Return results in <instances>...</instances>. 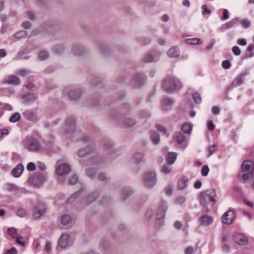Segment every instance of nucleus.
Instances as JSON below:
<instances>
[{"instance_id":"1a4fd4ad","label":"nucleus","mask_w":254,"mask_h":254,"mask_svg":"<svg viewBox=\"0 0 254 254\" xmlns=\"http://www.w3.org/2000/svg\"><path fill=\"white\" fill-rule=\"evenodd\" d=\"M198 222L200 226L207 227L213 223L214 218L211 215L205 214L199 217Z\"/></svg>"},{"instance_id":"13d9d810","label":"nucleus","mask_w":254,"mask_h":254,"mask_svg":"<svg viewBox=\"0 0 254 254\" xmlns=\"http://www.w3.org/2000/svg\"><path fill=\"white\" fill-rule=\"evenodd\" d=\"M173 192V187L172 185H169L165 188V193L167 195L171 196Z\"/></svg>"},{"instance_id":"4468645a","label":"nucleus","mask_w":254,"mask_h":254,"mask_svg":"<svg viewBox=\"0 0 254 254\" xmlns=\"http://www.w3.org/2000/svg\"><path fill=\"white\" fill-rule=\"evenodd\" d=\"M41 145L40 142L36 139L31 138L29 141L28 150L31 152L37 151L40 150Z\"/></svg>"},{"instance_id":"7ed1b4c3","label":"nucleus","mask_w":254,"mask_h":254,"mask_svg":"<svg viewBox=\"0 0 254 254\" xmlns=\"http://www.w3.org/2000/svg\"><path fill=\"white\" fill-rule=\"evenodd\" d=\"M157 179L155 172H148L144 174L143 182L148 188H153L157 183Z\"/></svg>"},{"instance_id":"ddd939ff","label":"nucleus","mask_w":254,"mask_h":254,"mask_svg":"<svg viewBox=\"0 0 254 254\" xmlns=\"http://www.w3.org/2000/svg\"><path fill=\"white\" fill-rule=\"evenodd\" d=\"M234 241L239 245H246L248 243V239L245 235L240 234L236 233L233 236Z\"/></svg>"},{"instance_id":"423d86ee","label":"nucleus","mask_w":254,"mask_h":254,"mask_svg":"<svg viewBox=\"0 0 254 254\" xmlns=\"http://www.w3.org/2000/svg\"><path fill=\"white\" fill-rule=\"evenodd\" d=\"M75 129V121L73 119L68 118L66 119L64 125L62 127V129L65 134H70Z\"/></svg>"},{"instance_id":"393cba45","label":"nucleus","mask_w":254,"mask_h":254,"mask_svg":"<svg viewBox=\"0 0 254 254\" xmlns=\"http://www.w3.org/2000/svg\"><path fill=\"white\" fill-rule=\"evenodd\" d=\"M146 79V76L142 73H137L134 76V80L136 81L141 86L143 84Z\"/></svg>"},{"instance_id":"412c9836","label":"nucleus","mask_w":254,"mask_h":254,"mask_svg":"<svg viewBox=\"0 0 254 254\" xmlns=\"http://www.w3.org/2000/svg\"><path fill=\"white\" fill-rule=\"evenodd\" d=\"M174 104V101L169 98H165L162 101V107L165 110H168Z\"/></svg>"},{"instance_id":"ea45409f","label":"nucleus","mask_w":254,"mask_h":254,"mask_svg":"<svg viewBox=\"0 0 254 254\" xmlns=\"http://www.w3.org/2000/svg\"><path fill=\"white\" fill-rule=\"evenodd\" d=\"M64 48L62 45L58 44V45L55 46L53 48L52 51L53 52H54L56 54H61L64 52Z\"/></svg>"},{"instance_id":"a18cd8bd","label":"nucleus","mask_w":254,"mask_h":254,"mask_svg":"<svg viewBox=\"0 0 254 254\" xmlns=\"http://www.w3.org/2000/svg\"><path fill=\"white\" fill-rule=\"evenodd\" d=\"M192 98L194 102L197 104H199L201 102V98L200 95L197 92L194 93L192 94Z\"/></svg>"},{"instance_id":"6e6d98bb","label":"nucleus","mask_w":254,"mask_h":254,"mask_svg":"<svg viewBox=\"0 0 254 254\" xmlns=\"http://www.w3.org/2000/svg\"><path fill=\"white\" fill-rule=\"evenodd\" d=\"M209 171V168L208 166H203L201 169V174L202 176H206Z\"/></svg>"},{"instance_id":"3c124183","label":"nucleus","mask_w":254,"mask_h":254,"mask_svg":"<svg viewBox=\"0 0 254 254\" xmlns=\"http://www.w3.org/2000/svg\"><path fill=\"white\" fill-rule=\"evenodd\" d=\"M186 201V198L184 196H180L176 198L175 202L177 204L182 205Z\"/></svg>"},{"instance_id":"f03ea898","label":"nucleus","mask_w":254,"mask_h":254,"mask_svg":"<svg viewBox=\"0 0 254 254\" xmlns=\"http://www.w3.org/2000/svg\"><path fill=\"white\" fill-rule=\"evenodd\" d=\"M162 87L164 90L170 92L181 89L183 84L178 78L168 77L164 81Z\"/></svg>"},{"instance_id":"5fc2aeb1","label":"nucleus","mask_w":254,"mask_h":254,"mask_svg":"<svg viewBox=\"0 0 254 254\" xmlns=\"http://www.w3.org/2000/svg\"><path fill=\"white\" fill-rule=\"evenodd\" d=\"M217 147L216 145H212L208 148V156L209 157L212 155L215 151L216 148Z\"/></svg>"},{"instance_id":"20e7f679","label":"nucleus","mask_w":254,"mask_h":254,"mask_svg":"<svg viewBox=\"0 0 254 254\" xmlns=\"http://www.w3.org/2000/svg\"><path fill=\"white\" fill-rule=\"evenodd\" d=\"M216 196L215 191L214 190H207L200 194V202L205 204L208 202L215 204V199L214 197Z\"/></svg>"},{"instance_id":"39448f33","label":"nucleus","mask_w":254,"mask_h":254,"mask_svg":"<svg viewBox=\"0 0 254 254\" xmlns=\"http://www.w3.org/2000/svg\"><path fill=\"white\" fill-rule=\"evenodd\" d=\"M46 180V176L43 174H35L30 176L28 182L34 187H39L42 186Z\"/></svg>"},{"instance_id":"680f3d73","label":"nucleus","mask_w":254,"mask_h":254,"mask_svg":"<svg viewBox=\"0 0 254 254\" xmlns=\"http://www.w3.org/2000/svg\"><path fill=\"white\" fill-rule=\"evenodd\" d=\"M232 50L233 53L236 56H239L241 53V50L238 46H234Z\"/></svg>"},{"instance_id":"a211bd4d","label":"nucleus","mask_w":254,"mask_h":254,"mask_svg":"<svg viewBox=\"0 0 254 254\" xmlns=\"http://www.w3.org/2000/svg\"><path fill=\"white\" fill-rule=\"evenodd\" d=\"M240 19L238 17H235L230 20L229 22L223 24L222 28L223 30L230 29L234 27L236 24L239 23Z\"/></svg>"},{"instance_id":"c03bdc74","label":"nucleus","mask_w":254,"mask_h":254,"mask_svg":"<svg viewBox=\"0 0 254 254\" xmlns=\"http://www.w3.org/2000/svg\"><path fill=\"white\" fill-rule=\"evenodd\" d=\"M6 189L8 191H12L17 190L18 187L14 184L8 183L6 185Z\"/></svg>"},{"instance_id":"de8ad7c7","label":"nucleus","mask_w":254,"mask_h":254,"mask_svg":"<svg viewBox=\"0 0 254 254\" xmlns=\"http://www.w3.org/2000/svg\"><path fill=\"white\" fill-rule=\"evenodd\" d=\"M245 28H248L251 25V22L249 20L246 19H240L239 22Z\"/></svg>"},{"instance_id":"5701e85b","label":"nucleus","mask_w":254,"mask_h":254,"mask_svg":"<svg viewBox=\"0 0 254 254\" xmlns=\"http://www.w3.org/2000/svg\"><path fill=\"white\" fill-rule=\"evenodd\" d=\"M188 178L187 176H183L178 181V189L184 190L188 185Z\"/></svg>"},{"instance_id":"37998d69","label":"nucleus","mask_w":254,"mask_h":254,"mask_svg":"<svg viewBox=\"0 0 254 254\" xmlns=\"http://www.w3.org/2000/svg\"><path fill=\"white\" fill-rule=\"evenodd\" d=\"M49 57V53L46 51H42L39 52L38 58L40 61H44Z\"/></svg>"},{"instance_id":"e433bc0d","label":"nucleus","mask_w":254,"mask_h":254,"mask_svg":"<svg viewBox=\"0 0 254 254\" xmlns=\"http://www.w3.org/2000/svg\"><path fill=\"white\" fill-rule=\"evenodd\" d=\"M16 213L20 217H25L27 215L28 211L23 207H19L16 210Z\"/></svg>"},{"instance_id":"0e129e2a","label":"nucleus","mask_w":254,"mask_h":254,"mask_svg":"<svg viewBox=\"0 0 254 254\" xmlns=\"http://www.w3.org/2000/svg\"><path fill=\"white\" fill-rule=\"evenodd\" d=\"M36 165L33 162H30L27 166V169L29 171H34L36 169Z\"/></svg>"},{"instance_id":"69168bd1","label":"nucleus","mask_w":254,"mask_h":254,"mask_svg":"<svg viewBox=\"0 0 254 254\" xmlns=\"http://www.w3.org/2000/svg\"><path fill=\"white\" fill-rule=\"evenodd\" d=\"M222 66L224 69H228L231 66V63L229 60H225L222 63Z\"/></svg>"},{"instance_id":"a878e982","label":"nucleus","mask_w":254,"mask_h":254,"mask_svg":"<svg viewBox=\"0 0 254 254\" xmlns=\"http://www.w3.org/2000/svg\"><path fill=\"white\" fill-rule=\"evenodd\" d=\"M180 50L177 47L170 48L167 52V55L170 58L177 57L179 56Z\"/></svg>"},{"instance_id":"aec40b11","label":"nucleus","mask_w":254,"mask_h":254,"mask_svg":"<svg viewBox=\"0 0 254 254\" xmlns=\"http://www.w3.org/2000/svg\"><path fill=\"white\" fill-rule=\"evenodd\" d=\"M24 169V166L19 164L12 170V174L14 177H19L22 174Z\"/></svg>"},{"instance_id":"e2e57ef3","label":"nucleus","mask_w":254,"mask_h":254,"mask_svg":"<svg viewBox=\"0 0 254 254\" xmlns=\"http://www.w3.org/2000/svg\"><path fill=\"white\" fill-rule=\"evenodd\" d=\"M211 111L213 115H218L220 112V108L219 106H214L212 108Z\"/></svg>"},{"instance_id":"7c9ffc66","label":"nucleus","mask_w":254,"mask_h":254,"mask_svg":"<svg viewBox=\"0 0 254 254\" xmlns=\"http://www.w3.org/2000/svg\"><path fill=\"white\" fill-rule=\"evenodd\" d=\"M37 96L33 93H28L22 96L23 102L24 103H28L36 98Z\"/></svg>"},{"instance_id":"6e6552de","label":"nucleus","mask_w":254,"mask_h":254,"mask_svg":"<svg viewBox=\"0 0 254 254\" xmlns=\"http://www.w3.org/2000/svg\"><path fill=\"white\" fill-rule=\"evenodd\" d=\"M167 209L168 204L167 202L165 200H162L157 210L156 216L157 220L162 219L165 218Z\"/></svg>"},{"instance_id":"864d4df0","label":"nucleus","mask_w":254,"mask_h":254,"mask_svg":"<svg viewBox=\"0 0 254 254\" xmlns=\"http://www.w3.org/2000/svg\"><path fill=\"white\" fill-rule=\"evenodd\" d=\"M156 128L159 131L163 132L165 135H166L167 137L169 136V134L168 133L167 130L165 127H162L159 125H157Z\"/></svg>"},{"instance_id":"58836bf2","label":"nucleus","mask_w":254,"mask_h":254,"mask_svg":"<svg viewBox=\"0 0 254 254\" xmlns=\"http://www.w3.org/2000/svg\"><path fill=\"white\" fill-rule=\"evenodd\" d=\"M182 129L185 133H189L192 129V125L190 123H185L182 126Z\"/></svg>"},{"instance_id":"4be33fe9","label":"nucleus","mask_w":254,"mask_h":254,"mask_svg":"<svg viewBox=\"0 0 254 254\" xmlns=\"http://www.w3.org/2000/svg\"><path fill=\"white\" fill-rule=\"evenodd\" d=\"M81 94V91L78 89H74L70 90L68 92V96L71 100L77 99Z\"/></svg>"},{"instance_id":"a19ab883","label":"nucleus","mask_w":254,"mask_h":254,"mask_svg":"<svg viewBox=\"0 0 254 254\" xmlns=\"http://www.w3.org/2000/svg\"><path fill=\"white\" fill-rule=\"evenodd\" d=\"M138 42L143 45H146L151 42V39L149 37H140L138 38Z\"/></svg>"},{"instance_id":"4d7b16f0","label":"nucleus","mask_w":254,"mask_h":254,"mask_svg":"<svg viewBox=\"0 0 254 254\" xmlns=\"http://www.w3.org/2000/svg\"><path fill=\"white\" fill-rule=\"evenodd\" d=\"M201 9L202 10V14L204 15L206 14H209L211 13V10L207 8V6L205 4H203L201 6Z\"/></svg>"},{"instance_id":"79ce46f5","label":"nucleus","mask_w":254,"mask_h":254,"mask_svg":"<svg viewBox=\"0 0 254 254\" xmlns=\"http://www.w3.org/2000/svg\"><path fill=\"white\" fill-rule=\"evenodd\" d=\"M124 124L127 127H132L135 124V120L133 118H127L125 119Z\"/></svg>"},{"instance_id":"72a5a7b5","label":"nucleus","mask_w":254,"mask_h":254,"mask_svg":"<svg viewBox=\"0 0 254 254\" xmlns=\"http://www.w3.org/2000/svg\"><path fill=\"white\" fill-rule=\"evenodd\" d=\"M150 137L154 144H158L160 142V136L158 133L155 131H151Z\"/></svg>"},{"instance_id":"f3484780","label":"nucleus","mask_w":254,"mask_h":254,"mask_svg":"<svg viewBox=\"0 0 254 254\" xmlns=\"http://www.w3.org/2000/svg\"><path fill=\"white\" fill-rule=\"evenodd\" d=\"M174 140L177 141L178 144L180 146L182 145V147L183 148H186L187 146L186 144H183V143L185 140V136L181 132H177L175 135L174 136Z\"/></svg>"},{"instance_id":"f704fd0d","label":"nucleus","mask_w":254,"mask_h":254,"mask_svg":"<svg viewBox=\"0 0 254 254\" xmlns=\"http://www.w3.org/2000/svg\"><path fill=\"white\" fill-rule=\"evenodd\" d=\"M81 191L82 189H80L78 191L75 192V193L71 195L70 197L67 199V203H71L74 202L79 196Z\"/></svg>"},{"instance_id":"774afa93","label":"nucleus","mask_w":254,"mask_h":254,"mask_svg":"<svg viewBox=\"0 0 254 254\" xmlns=\"http://www.w3.org/2000/svg\"><path fill=\"white\" fill-rule=\"evenodd\" d=\"M17 254V251L16 249V248L14 247H12L11 249L7 251L4 254Z\"/></svg>"},{"instance_id":"9b49d317","label":"nucleus","mask_w":254,"mask_h":254,"mask_svg":"<svg viewBox=\"0 0 254 254\" xmlns=\"http://www.w3.org/2000/svg\"><path fill=\"white\" fill-rule=\"evenodd\" d=\"M46 210V206L43 203H39L34 208L33 217L38 219L44 215Z\"/></svg>"},{"instance_id":"2f4dec72","label":"nucleus","mask_w":254,"mask_h":254,"mask_svg":"<svg viewBox=\"0 0 254 254\" xmlns=\"http://www.w3.org/2000/svg\"><path fill=\"white\" fill-rule=\"evenodd\" d=\"M83 48L80 45L74 44L72 48V52L75 55H81L83 52Z\"/></svg>"},{"instance_id":"338daca9","label":"nucleus","mask_w":254,"mask_h":254,"mask_svg":"<svg viewBox=\"0 0 254 254\" xmlns=\"http://www.w3.org/2000/svg\"><path fill=\"white\" fill-rule=\"evenodd\" d=\"M86 174L87 176L92 178L95 174V171L94 170H90L89 168H88L86 170Z\"/></svg>"},{"instance_id":"603ef678","label":"nucleus","mask_w":254,"mask_h":254,"mask_svg":"<svg viewBox=\"0 0 254 254\" xmlns=\"http://www.w3.org/2000/svg\"><path fill=\"white\" fill-rule=\"evenodd\" d=\"M77 176L76 175H72L69 178L68 184L69 185H74L77 182Z\"/></svg>"},{"instance_id":"2eb2a0df","label":"nucleus","mask_w":254,"mask_h":254,"mask_svg":"<svg viewBox=\"0 0 254 254\" xmlns=\"http://www.w3.org/2000/svg\"><path fill=\"white\" fill-rule=\"evenodd\" d=\"M69 236L66 233L63 234L58 241V245L62 248H65L69 243Z\"/></svg>"},{"instance_id":"09e8293b","label":"nucleus","mask_w":254,"mask_h":254,"mask_svg":"<svg viewBox=\"0 0 254 254\" xmlns=\"http://www.w3.org/2000/svg\"><path fill=\"white\" fill-rule=\"evenodd\" d=\"M254 50V44H249L247 48V51L249 53L248 57L251 58L254 56V54L252 52Z\"/></svg>"},{"instance_id":"cd10ccee","label":"nucleus","mask_w":254,"mask_h":254,"mask_svg":"<svg viewBox=\"0 0 254 254\" xmlns=\"http://www.w3.org/2000/svg\"><path fill=\"white\" fill-rule=\"evenodd\" d=\"M186 43L188 45H201L203 43V41L198 38H188L185 40Z\"/></svg>"},{"instance_id":"8fccbe9b","label":"nucleus","mask_w":254,"mask_h":254,"mask_svg":"<svg viewBox=\"0 0 254 254\" xmlns=\"http://www.w3.org/2000/svg\"><path fill=\"white\" fill-rule=\"evenodd\" d=\"M7 233L11 236L12 238H16L17 237L16 229L14 228H10L7 230Z\"/></svg>"},{"instance_id":"4c0bfd02","label":"nucleus","mask_w":254,"mask_h":254,"mask_svg":"<svg viewBox=\"0 0 254 254\" xmlns=\"http://www.w3.org/2000/svg\"><path fill=\"white\" fill-rule=\"evenodd\" d=\"M171 165H170V164L167 163L164 164L161 170V172L165 174L170 173L172 171Z\"/></svg>"},{"instance_id":"49530a36","label":"nucleus","mask_w":254,"mask_h":254,"mask_svg":"<svg viewBox=\"0 0 254 254\" xmlns=\"http://www.w3.org/2000/svg\"><path fill=\"white\" fill-rule=\"evenodd\" d=\"M20 115L19 113H15L9 119V121L12 123H15L19 120Z\"/></svg>"},{"instance_id":"c9c22d12","label":"nucleus","mask_w":254,"mask_h":254,"mask_svg":"<svg viewBox=\"0 0 254 254\" xmlns=\"http://www.w3.org/2000/svg\"><path fill=\"white\" fill-rule=\"evenodd\" d=\"M60 223L63 225L68 224L71 221V217L67 214H64L60 218Z\"/></svg>"},{"instance_id":"6ab92c4d","label":"nucleus","mask_w":254,"mask_h":254,"mask_svg":"<svg viewBox=\"0 0 254 254\" xmlns=\"http://www.w3.org/2000/svg\"><path fill=\"white\" fill-rule=\"evenodd\" d=\"M247 72L242 73L237 77L233 81L232 84L234 87L241 85L244 82Z\"/></svg>"},{"instance_id":"f8f14e48","label":"nucleus","mask_w":254,"mask_h":254,"mask_svg":"<svg viewBox=\"0 0 254 254\" xmlns=\"http://www.w3.org/2000/svg\"><path fill=\"white\" fill-rule=\"evenodd\" d=\"M70 167L66 163H62L56 168V173L59 176H63L68 174Z\"/></svg>"},{"instance_id":"9d476101","label":"nucleus","mask_w":254,"mask_h":254,"mask_svg":"<svg viewBox=\"0 0 254 254\" xmlns=\"http://www.w3.org/2000/svg\"><path fill=\"white\" fill-rule=\"evenodd\" d=\"M98 195V193L97 191L93 192L92 193L89 194L85 198H83L80 201V205L81 207H84L96 200V198Z\"/></svg>"},{"instance_id":"f257e3e1","label":"nucleus","mask_w":254,"mask_h":254,"mask_svg":"<svg viewBox=\"0 0 254 254\" xmlns=\"http://www.w3.org/2000/svg\"><path fill=\"white\" fill-rule=\"evenodd\" d=\"M95 148L92 144L89 145L85 149H80L77 152V155L80 157H84L86 156H88L90 154H92L93 156L89 157V160L87 161V165H96L98 164L99 162V159L95 156Z\"/></svg>"},{"instance_id":"bf43d9fd","label":"nucleus","mask_w":254,"mask_h":254,"mask_svg":"<svg viewBox=\"0 0 254 254\" xmlns=\"http://www.w3.org/2000/svg\"><path fill=\"white\" fill-rule=\"evenodd\" d=\"M215 125L211 120H209L207 122V128L209 130H213L215 129Z\"/></svg>"},{"instance_id":"c85d7f7f","label":"nucleus","mask_w":254,"mask_h":254,"mask_svg":"<svg viewBox=\"0 0 254 254\" xmlns=\"http://www.w3.org/2000/svg\"><path fill=\"white\" fill-rule=\"evenodd\" d=\"M159 59V56L158 55H152L150 54H146L143 59L144 62L146 63H150L153 62H157Z\"/></svg>"},{"instance_id":"bb28decb","label":"nucleus","mask_w":254,"mask_h":254,"mask_svg":"<svg viewBox=\"0 0 254 254\" xmlns=\"http://www.w3.org/2000/svg\"><path fill=\"white\" fill-rule=\"evenodd\" d=\"M133 192L132 190L129 187H125L122 189L121 196L124 200L126 199Z\"/></svg>"},{"instance_id":"0eeeda50","label":"nucleus","mask_w":254,"mask_h":254,"mask_svg":"<svg viewBox=\"0 0 254 254\" xmlns=\"http://www.w3.org/2000/svg\"><path fill=\"white\" fill-rule=\"evenodd\" d=\"M234 211L230 210L226 212L222 216V222L226 225H231L236 219Z\"/></svg>"},{"instance_id":"dca6fc26","label":"nucleus","mask_w":254,"mask_h":254,"mask_svg":"<svg viewBox=\"0 0 254 254\" xmlns=\"http://www.w3.org/2000/svg\"><path fill=\"white\" fill-rule=\"evenodd\" d=\"M23 115L25 119L29 121H35L38 120L36 112L33 110H26L23 112Z\"/></svg>"},{"instance_id":"c756f323","label":"nucleus","mask_w":254,"mask_h":254,"mask_svg":"<svg viewBox=\"0 0 254 254\" xmlns=\"http://www.w3.org/2000/svg\"><path fill=\"white\" fill-rule=\"evenodd\" d=\"M178 154L176 152H169L167 157V163L172 165L177 159Z\"/></svg>"},{"instance_id":"052dcab7","label":"nucleus","mask_w":254,"mask_h":254,"mask_svg":"<svg viewBox=\"0 0 254 254\" xmlns=\"http://www.w3.org/2000/svg\"><path fill=\"white\" fill-rule=\"evenodd\" d=\"M25 36L26 33L25 31H19L14 34V37L18 39L23 38Z\"/></svg>"},{"instance_id":"473e14b6","label":"nucleus","mask_w":254,"mask_h":254,"mask_svg":"<svg viewBox=\"0 0 254 254\" xmlns=\"http://www.w3.org/2000/svg\"><path fill=\"white\" fill-rule=\"evenodd\" d=\"M144 154L142 152H136L133 156V160L136 164H139L142 162L144 158Z\"/></svg>"},{"instance_id":"b1692460","label":"nucleus","mask_w":254,"mask_h":254,"mask_svg":"<svg viewBox=\"0 0 254 254\" xmlns=\"http://www.w3.org/2000/svg\"><path fill=\"white\" fill-rule=\"evenodd\" d=\"M4 82L9 84L18 85L20 83V80L17 76L11 75L9 76L7 79H5Z\"/></svg>"}]
</instances>
